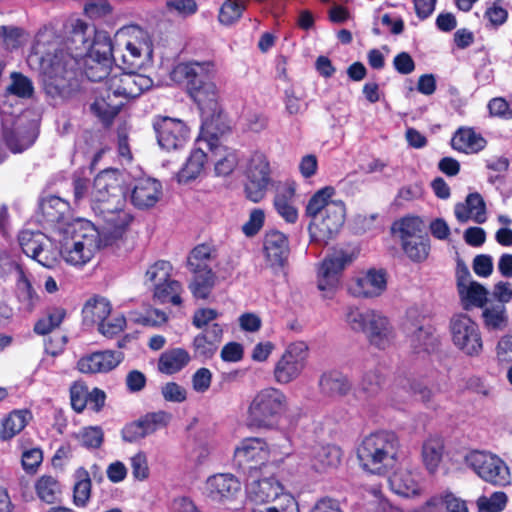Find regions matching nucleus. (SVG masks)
Listing matches in <instances>:
<instances>
[{"label": "nucleus", "mask_w": 512, "mask_h": 512, "mask_svg": "<svg viewBox=\"0 0 512 512\" xmlns=\"http://www.w3.org/2000/svg\"><path fill=\"white\" fill-rule=\"evenodd\" d=\"M67 51L52 29H41L28 56L30 66L40 70L46 93L53 98H66L76 88V70L80 58L90 52L95 35L94 28L79 18H71L66 24ZM102 31H99L101 33Z\"/></svg>", "instance_id": "f257e3e1"}, {"label": "nucleus", "mask_w": 512, "mask_h": 512, "mask_svg": "<svg viewBox=\"0 0 512 512\" xmlns=\"http://www.w3.org/2000/svg\"><path fill=\"white\" fill-rule=\"evenodd\" d=\"M153 86V80L138 73H114L105 83L93 89L90 112L108 125L125 101L136 98Z\"/></svg>", "instance_id": "f03ea898"}, {"label": "nucleus", "mask_w": 512, "mask_h": 512, "mask_svg": "<svg viewBox=\"0 0 512 512\" xmlns=\"http://www.w3.org/2000/svg\"><path fill=\"white\" fill-rule=\"evenodd\" d=\"M334 193L333 187H324L306 205V215L310 218L308 230L313 242L327 244L340 232L345 222L344 203L330 200Z\"/></svg>", "instance_id": "7ed1b4c3"}, {"label": "nucleus", "mask_w": 512, "mask_h": 512, "mask_svg": "<svg viewBox=\"0 0 512 512\" xmlns=\"http://www.w3.org/2000/svg\"><path fill=\"white\" fill-rule=\"evenodd\" d=\"M60 256L72 266L82 267L89 263L101 247L100 234L88 220L75 219L60 226Z\"/></svg>", "instance_id": "20e7f679"}, {"label": "nucleus", "mask_w": 512, "mask_h": 512, "mask_svg": "<svg viewBox=\"0 0 512 512\" xmlns=\"http://www.w3.org/2000/svg\"><path fill=\"white\" fill-rule=\"evenodd\" d=\"M344 320L352 331L364 334L368 343L379 350H386L395 342V328L381 311L349 306Z\"/></svg>", "instance_id": "39448f33"}, {"label": "nucleus", "mask_w": 512, "mask_h": 512, "mask_svg": "<svg viewBox=\"0 0 512 512\" xmlns=\"http://www.w3.org/2000/svg\"><path fill=\"white\" fill-rule=\"evenodd\" d=\"M213 71L210 62L179 63L172 71V78L177 82H186L190 96L201 110L214 111L217 106L218 89L210 81Z\"/></svg>", "instance_id": "423d86ee"}, {"label": "nucleus", "mask_w": 512, "mask_h": 512, "mask_svg": "<svg viewBox=\"0 0 512 512\" xmlns=\"http://www.w3.org/2000/svg\"><path fill=\"white\" fill-rule=\"evenodd\" d=\"M399 440L388 431H379L366 436L357 448L361 467L374 474H382L397 462Z\"/></svg>", "instance_id": "0eeeda50"}, {"label": "nucleus", "mask_w": 512, "mask_h": 512, "mask_svg": "<svg viewBox=\"0 0 512 512\" xmlns=\"http://www.w3.org/2000/svg\"><path fill=\"white\" fill-rule=\"evenodd\" d=\"M288 409V398L278 388L259 390L251 399L247 409V423L253 428H276Z\"/></svg>", "instance_id": "6e6552de"}, {"label": "nucleus", "mask_w": 512, "mask_h": 512, "mask_svg": "<svg viewBox=\"0 0 512 512\" xmlns=\"http://www.w3.org/2000/svg\"><path fill=\"white\" fill-rule=\"evenodd\" d=\"M84 73L93 82L103 84L114 73H124L120 68L112 67L113 45L110 36L106 32L95 35L92 49L82 58Z\"/></svg>", "instance_id": "1a4fd4ad"}, {"label": "nucleus", "mask_w": 512, "mask_h": 512, "mask_svg": "<svg viewBox=\"0 0 512 512\" xmlns=\"http://www.w3.org/2000/svg\"><path fill=\"white\" fill-rule=\"evenodd\" d=\"M465 464L482 480L495 486H506L512 476L506 462L498 455L486 451H471L465 456Z\"/></svg>", "instance_id": "9d476101"}, {"label": "nucleus", "mask_w": 512, "mask_h": 512, "mask_svg": "<svg viewBox=\"0 0 512 512\" xmlns=\"http://www.w3.org/2000/svg\"><path fill=\"white\" fill-rule=\"evenodd\" d=\"M352 262L353 255L344 250H335L323 259L317 269V287L323 298H333L342 272Z\"/></svg>", "instance_id": "9b49d317"}, {"label": "nucleus", "mask_w": 512, "mask_h": 512, "mask_svg": "<svg viewBox=\"0 0 512 512\" xmlns=\"http://www.w3.org/2000/svg\"><path fill=\"white\" fill-rule=\"evenodd\" d=\"M308 358V346L297 341L289 344L275 363L273 377L276 383L287 385L297 380L304 371Z\"/></svg>", "instance_id": "f8f14e48"}, {"label": "nucleus", "mask_w": 512, "mask_h": 512, "mask_svg": "<svg viewBox=\"0 0 512 512\" xmlns=\"http://www.w3.org/2000/svg\"><path fill=\"white\" fill-rule=\"evenodd\" d=\"M245 175L246 197L252 202L261 201L272 183L270 163L265 154L255 152L247 162Z\"/></svg>", "instance_id": "ddd939ff"}, {"label": "nucleus", "mask_w": 512, "mask_h": 512, "mask_svg": "<svg viewBox=\"0 0 512 512\" xmlns=\"http://www.w3.org/2000/svg\"><path fill=\"white\" fill-rule=\"evenodd\" d=\"M271 453L264 439L245 438L234 449L233 463L243 472L251 473L264 466L270 460Z\"/></svg>", "instance_id": "4468645a"}, {"label": "nucleus", "mask_w": 512, "mask_h": 512, "mask_svg": "<svg viewBox=\"0 0 512 512\" xmlns=\"http://www.w3.org/2000/svg\"><path fill=\"white\" fill-rule=\"evenodd\" d=\"M121 175L117 170L106 169L97 174L91 187L90 202L93 210L99 206L123 202Z\"/></svg>", "instance_id": "2eb2a0df"}, {"label": "nucleus", "mask_w": 512, "mask_h": 512, "mask_svg": "<svg viewBox=\"0 0 512 512\" xmlns=\"http://www.w3.org/2000/svg\"><path fill=\"white\" fill-rule=\"evenodd\" d=\"M451 334L454 345L469 356H478L483 349L480 329L467 315H456L451 320Z\"/></svg>", "instance_id": "dca6fc26"}, {"label": "nucleus", "mask_w": 512, "mask_h": 512, "mask_svg": "<svg viewBox=\"0 0 512 512\" xmlns=\"http://www.w3.org/2000/svg\"><path fill=\"white\" fill-rule=\"evenodd\" d=\"M116 40L123 41L126 53L122 55L123 62L134 66L141 63V59L152 56V42L147 32L139 27H127L116 33Z\"/></svg>", "instance_id": "f3484780"}, {"label": "nucleus", "mask_w": 512, "mask_h": 512, "mask_svg": "<svg viewBox=\"0 0 512 512\" xmlns=\"http://www.w3.org/2000/svg\"><path fill=\"white\" fill-rule=\"evenodd\" d=\"M159 146L166 151L183 148L189 139V128L180 119L159 116L153 122Z\"/></svg>", "instance_id": "a211bd4d"}, {"label": "nucleus", "mask_w": 512, "mask_h": 512, "mask_svg": "<svg viewBox=\"0 0 512 512\" xmlns=\"http://www.w3.org/2000/svg\"><path fill=\"white\" fill-rule=\"evenodd\" d=\"M172 415L166 411L147 413L139 419L126 424L121 436L125 442L134 443L156 431L165 428L171 421Z\"/></svg>", "instance_id": "6ab92c4d"}, {"label": "nucleus", "mask_w": 512, "mask_h": 512, "mask_svg": "<svg viewBox=\"0 0 512 512\" xmlns=\"http://www.w3.org/2000/svg\"><path fill=\"white\" fill-rule=\"evenodd\" d=\"M241 492L240 481L231 473H218L207 478L204 494L212 502L228 504Z\"/></svg>", "instance_id": "aec40b11"}, {"label": "nucleus", "mask_w": 512, "mask_h": 512, "mask_svg": "<svg viewBox=\"0 0 512 512\" xmlns=\"http://www.w3.org/2000/svg\"><path fill=\"white\" fill-rule=\"evenodd\" d=\"M386 287V273L383 270L369 269L352 281L350 291L356 297L374 298L380 296Z\"/></svg>", "instance_id": "412c9836"}, {"label": "nucleus", "mask_w": 512, "mask_h": 512, "mask_svg": "<svg viewBox=\"0 0 512 512\" xmlns=\"http://www.w3.org/2000/svg\"><path fill=\"white\" fill-rule=\"evenodd\" d=\"M122 359L123 354L119 351H99L81 357L77 367L86 374L106 373L116 368Z\"/></svg>", "instance_id": "4be33fe9"}, {"label": "nucleus", "mask_w": 512, "mask_h": 512, "mask_svg": "<svg viewBox=\"0 0 512 512\" xmlns=\"http://www.w3.org/2000/svg\"><path fill=\"white\" fill-rule=\"evenodd\" d=\"M199 144H204L215 158L214 171L217 176H227L234 171L238 164L234 150L221 145L219 139L213 135L209 139H200Z\"/></svg>", "instance_id": "5701e85b"}, {"label": "nucleus", "mask_w": 512, "mask_h": 512, "mask_svg": "<svg viewBox=\"0 0 512 512\" xmlns=\"http://www.w3.org/2000/svg\"><path fill=\"white\" fill-rule=\"evenodd\" d=\"M310 468L319 474L336 469L341 462L342 451L335 445L313 446L308 454Z\"/></svg>", "instance_id": "b1692460"}, {"label": "nucleus", "mask_w": 512, "mask_h": 512, "mask_svg": "<svg viewBox=\"0 0 512 512\" xmlns=\"http://www.w3.org/2000/svg\"><path fill=\"white\" fill-rule=\"evenodd\" d=\"M124 203V200L120 203L113 202L94 210L103 218L107 233L114 238L119 237L132 220L130 214L123 209Z\"/></svg>", "instance_id": "393cba45"}, {"label": "nucleus", "mask_w": 512, "mask_h": 512, "mask_svg": "<svg viewBox=\"0 0 512 512\" xmlns=\"http://www.w3.org/2000/svg\"><path fill=\"white\" fill-rule=\"evenodd\" d=\"M264 253L272 268H282L288 258L289 243L287 237L279 231H271L264 239Z\"/></svg>", "instance_id": "a878e982"}, {"label": "nucleus", "mask_w": 512, "mask_h": 512, "mask_svg": "<svg viewBox=\"0 0 512 512\" xmlns=\"http://www.w3.org/2000/svg\"><path fill=\"white\" fill-rule=\"evenodd\" d=\"M162 196V185L152 178L138 179L132 189L131 201L140 208L153 207Z\"/></svg>", "instance_id": "bb28decb"}, {"label": "nucleus", "mask_w": 512, "mask_h": 512, "mask_svg": "<svg viewBox=\"0 0 512 512\" xmlns=\"http://www.w3.org/2000/svg\"><path fill=\"white\" fill-rule=\"evenodd\" d=\"M285 493L283 486L275 478L253 481L247 488L248 499L255 504L272 503Z\"/></svg>", "instance_id": "cd10ccee"}, {"label": "nucleus", "mask_w": 512, "mask_h": 512, "mask_svg": "<svg viewBox=\"0 0 512 512\" xmlns=\"http://www.w3.org/2000/svg\"><path fill=\"white\" fill-rule=\"evenodd\" d=\"M222 334L220 325L213 324L197 335L193 341L194 357L202 361L212 358L221 343Z\"/></svg>", "instance_id": "c85d7f7f"}, {"label": "nucleus", "mask_w": 512, "mask_h": 512, "mask_svg": "<svg viewBox=\"0 0 512 512\" xmlns=\"http://www.w3.org/2000/svg\"><path fill=\"white\" fill-rule=\"evenodd\" d=\"M389 485L395 494L402 497H414L420 495L422 488L420 476L413 471L400 469L389 477Z\"/></svg>", "instance_id": "c756f323"}, {"label": "nucleus", "mask_w": 512, "mask_h": 512, "mask_svg": "<svg viewBox=\"0 0 512 512\" xmlns=\"http://www.w3.org/2000/svg\"><path fill=\"white\" fill-rule=\"evenodd\" d=\"M455 216L459 222L473 220L478 224L486 222V205L479 193H471L467 196L464 203L455 205Z\"/></svg>", "instance_id": "7c9ffc66"}, {"label": "nucleus", "mask_w": 512, "mask_h": 512, "mask_svg": "<svg viewBox=\"0 0 512 512\" xmlns=\"http://www.w3.org/2000/svg\"><path fill=\"white\" fill-rule=\"evenodd\" d=\"M3 135L7 146L13 153H20L29 148L37 137L35 125L24 127L17 123L12 129L4 124Z\"/></svg>", "instance_id": "2f4dec72"}, {"label": "nucleus", "mask_w": 512, "mask_h": 512, "mask_svg": "<svg viewBox=\"0 0 512 512\" xmlns=\"http://www.w3.org/2000/svg\"><path fill=\"white\" fill-rule=\"evenodd\" d=\"M318 385L321 394L330 398L344 397L351 390L347 376L337 370L324 372L319 378Z\"/></svg>", "instance_id": "473e14b6"}, {"label": "nucleus", "mask_w": 512, "mask_h": 512, "mask_svg": "<svg viewBox=\"0 0 512 512\" xmlns=\"http://www.w3.org/2000/svg\"><path fill=\"white\" fill-rule=\"evenodd\" d=\"M15 273L16 296L20 304V309L30 313L39 303V296L33 288L29 277L20 265H16Z\"/></svg>", "instance_id": "72a5a7b5"}, {"label": "nucleus", "mask_w": 512, "mask_h": 512, "mask_svg": "<svg viewBox=\"0 0 512 512\" xmlns=\"http://www.w3.org/2000/svg\"><path fill=\"white\" fill-rule=\"evenodd\" d=\"M69 203L55 195H50L42 199L40 203V211L45 219L49 223H55L57 225V231L59 232L60 226L67 224L68 222H62L65 215L69 213Z\"/></svg>", "instance_id": "f704fd0d"}, {"label": "nucleus", "mask_w": 512, "mask_h": 512, "mask_svg": "<svg viewBox=\"0 0 512 512\" xmlns=\"http://www.w3.org/2000/svg\"><path fill=\"white\" fill-rule=\"evenodd\" d=\"M452 147L466 154L481 151L486 146L485 139L471 128H460L453 136Z\"/></svg>", "instance_id": "c9c22d12"}, {"label": "nucleus", "mask_w": 512, "mask_h": 512, "mask_svg": "<svg viewBox=\"0 0 512 512\" xmlns=\"http://www.w3.org/2000/svg\"><path fill=\"white\" fill-rule=\"evenodd\" d=\"M438 345L439 337L430 326L418 328L410 337L412 352L419 356L433 353Z\"/></svg>", "instance_id": "e433bc0d"}, {"label": "nucleus", "mask_w": 512, "mask_h": 512, "mask_svg": "<svg viewBox=\"0 0 512 512\" xmlns=\"http://www.w3.org/2000/svg\"><path fill=\"white\" fill-rule=\"evenodd\" d=\"M191 361L189 352L183 348H173L163 352L158 361L160 372L171 375L181 371Z\"/></svg>", "instance_id": "4c0bfd02"}, {"label": "nucleus", "mask_w": 512, "mask_h": 512, "mask_svg": "<svg viewBox=\"0 0 512 512\" xmlns=\"http://www.w3.org/2000/svg\"><path fill=\"white\" fill-rule=\"evenodd\" d=\"M206 161L207 155L201 146L193 149L186 163L177 174L178 181L187 183L199 177L204 171Z\"/></svg>", "instance_id": "58836bf2"}, {"label": "nucleus", "mask_w": 512, "mask_h": 512, "mask_svg": "<svg viewBox=\"0 0 512 512\" xmlns=\"http://www.w3.org/2000/svg\"><path fill=\"white\" fill-rule=\"evenodd\" d=\"M444 443L438 436L428 437L422 445L421 457L423 464L430 473H434L443 458Z\"/></svg>", "instance_id": "ea45409f"}, {"label": "nucleus", "mask_w": 512, "mask_h": 512, "mask_svg": "<svg viewBox=\"0 0 512 512\" xmlns=\"http://www.w3.org/2000/svg\"><path fill=\"white\" fill-rule=\"evenodd\" d=\"M482 320L488 331H502L508 326L509 317L503 304L487 303L482 308Z\"/></svg>", "instance_id": "a19ab883"}, {"label": "nucleus", "mask_w": 512, "mask_h": 512, "mask_svg": "<svg viewBox=\"0 0 512 512\" xmlns=\"http://www.w3.org/2000/svg\"><path fill=\"white\" fill-rule=\"evenodd\" d=\"M217 251L214 247L202 244L196 246L188 257V267L191 272L212 270L216 262Z\"/></svg>", "instance_id": "79ce46f5"}, {"label": "nucleus", "mask_w": 512, "mask_h": 512, "mask_svg": "<svg viewBox=\"0 0 512 512\" xmlns=\"http://www.w3.org/2000/svg\"><path fill=\"white\" fill-rule=\"evenodd\" d=\"M29 419L30 413L27 410L12 411L6 418L2 420L0 439L7 441L13 438L25 428Z\"/></svg>", "instance_id": "37998d69"}, {"label": "nucleus", "mask_w": 512, "mask_h": 512, "mask_svg": "<svg viewBox=\"0 0 512 512\" xmlns=\"http://www.w3.org/2000/svg\"><path fill=\"white\" fill-rule=\"evenodd\" d=\"M27 42L26 32L15 25L0 26V48L11 52Z\"/></svg>", "instance_id": "c03bdc74"}, {"label": "nucleus", "mask_w": 512, "mask_h": 512, "mask_svg": "<svg viewBox=\"0 0 512 512\" xmlns=\"http://www.w3.org/2000/svg\"><path fill=\"white\" fill-rule=\"evenodd\" d=\"M194 274L189 289L198 299H206L210 295L216 283V276L212 270L192 272Z\"/></svg>", "instance_id": "a18cd8bd"}, {"label": "nucleus", "mask_w": 512, "mask_h": 512, "mask_svg": "<svg viewBox=\"0 0 512 512\" xmlns=\"http://www.w3.org/2000/svg\"><path fill=\"white\" fill-rule=\"evenodd\" d=\"M402 248L407 257L413 262L425 261L430 253V240L426 236H418L402 241Z\"/></svg>", "instance_id": "49530a36"}, {"label": "nucleus", "mask_w": 512, "mask_h": 512, "mask_svg": "<svg viewBox=\"0 0 512 512\" xmlns=\"http://www.w3.org/2000/svg\"><path fill=\"white\" fill-rule=\"evenodd\" d=\"M458 292L465 309L470 307L483 308L487 304L488 291L476 281L461 288Z\"/></svg>", "instance_id": "de8ad7c7"}, {"label": "nucleus", "mask_w": 512, "mask_h": 512, "mask_svg": "<svg viewBox=\"0 0 512 512\" xmlns=\"http://www.w3.org/2000/svg\"><path fill=\"white\" fill-rule=\"evenodd\" d=\"M439 505H444L446 512H468L465 501L455 497L453 494H446L443 498H431L425 505L419 508V512H438Z\"/></svg>", "instance_id": "09e8293b"}, {"label": "nucleus", "mask_w": 512, "mask_h": 512, "mask_svg": "<svg viewBox=\"0 0 512 512\" xmlns=\"http://www.w3.org/2000/svg\"><path fill=\"white\" fill-rule=\"evenodd\" d=\"M294 193V187L288 186L285 188L284 193H278L274 199L276 211L288 223H295L298 219V211L291 200Z\"/></svg>", "instance_id": "8fccbe9b"}, {"label": "nucleus", "mask_w": 512, "mask_h": 512, "mask_svg": "<svg viewBox=\"0 0 512 512\" xmlns=\"http://www.w3.org/2000/svg\"><path fill=\"white\" fill-rule=\"evenodd\" d=\"M182 292L183 288L180 282L171 279L162 285L156 286L153 296L161 304L171 303L173 305H180L182 303Z\"/></svg>", "instance_id": "3c124183"}, {"label": "nucleus", "mask_w": 512, "mask_h": 512, "mask_svg": "<svg viewBox=\"0 0 512 512\" xmlns=\"http://www.w3.org/2000/svg\"><path fill=\"white\" fill-rule=\"evenodd\" d=\"M35 489L38 497L48 504L56 502L61 494L58 481L47 475H43L37 480Z\"/></svg>", "instance_id": "603ef678"}, {"label": "nucleus", "mask_w": 512, "mask_h": 512, "mask_svg": "<svg viewBox=\"0 0 512 512\" xmlns=\"http://www.w3.org/2000/svg\"><path fill=\"white\" fill-rule=\"evenodd\" d=\"M77 482L73 490V503L77 507H85L91 495V481L89 473L84 468L76 472Z\"/></svg>", "instance_id": "864d4df0"}, {"label": "nucleus", "mask_w": 512, "mask_h": 512, "mask_svg": "<svg viewBox=\"0 0 512 512\" xmlns=\"http://www.w3.org/2000/svg\"><path fill=\"white\" fill-rule=\"evenodd\" d=\"M72 437L87 449H98L104 441V432L99 426H88L73 433Z\"/></svg>", "instance_id": "5fc2aeb1"}, {"label": "nucleus", "mask_w": 512, "mask_h": 512, "mask_svg": "<svg viewBox=\"0 0 512 512\" xmlns=\"http://www.w3.org/2000/svg\"><path fill=\"white\" fill-rule=\"evenodd\" d=\"M18 241L22 251L33 259L41 245L48 243V237L41 232L23 230L18 236Z\"/></svg>", "instance_id": "6e6d98bb"}, {"label": "nucleus", "mask_w": 512, "mask_h": 512, "mask_svg": "<svg viewBox=\"0 0 512 512\" xmlns=\"http://www.w3.org/2000/svg\"><path fill=\"white\" fill-rule=\"evenodd\" d=\"M171 270L172 267L169 262L163 260L155 262L145 273V284H149L155 289L156 286L172 279Z\"/></svg>", "instance_id": "4d7b16f0"}, {"label": "nucleus", "mask_w": 512, "mask_h": 512, "mask_svg": "<svg viewBox=\"0 0 512 512\" xmlns=\"http://www.w3.org/2000/svg\"><path fill=\"white\" fill-rule=\"evenodd\" d=\"M246 0H226L219 11L218 19L221 24L231 25L238 21L246 9Z\"/></svg>", "instance_id": "13d9d810"}, {"label": "nucleus", "mask_w": 512, "mask_h": 512, "mask_svg": "<svg viewBox=\"0 0 512 512\" xmlns=\"http://www.w3.org/2000/svg\"><path fill=\"white\" fill-rule=\"evenodd\" d=\"M66 312L63 308L55 307L48 311L47 315L37 321L34 331L39 335L50 333L53 329L59 327Z\"/></svg>", "instance_id": "bf43d9fd"}, {"label": "nucleus", "mask_w": 512, "mask_h": 512, "mask_svg": "<svg viewBox=\"0 0 512 512\" xmlns=\"http://www.w3.org/2000/svg\"><path fill=\"white\" fill-rule=\"evenodd\" d=\"M111 304L105 298H95L93 301L88 302L84 307L85 317H90L91 320L100 324L111 314Z\"/></svg>", "instance_id": "052dcab7"}, {"label": "nucleus", "mask_w": 512, "mask_h": 512, "mask_svg": "<svg viewBox=\"0 0 512 512\" xmlns=\"http://www.w3.org/2000/svg\"><path fill=\"white\" fill-rule=\"evenodd\" d=\"M422 228V220L415 216L404 217L394 224V229L400 234L402 241L418 237Z\"/></svg>", "instance_id": "680f3d73"}, {"label": "nucleus", "mask_w": 512, "mask_h": 512, "mask_svg": "<svg viewBox=\"0 0 512 512\" xmlns=\"http://www.w3.org/2000/svg\"><path fill=\"white\" fill-rule=\"evenodd\" d=\"M371 499L368 501V511L370 512H404L398 506L393 505L376 487L369 490Z\"/></svg>", "instance_id": "e2e57ef3"}, {"label": "nucleus", "mask_w": 512, "mask_h": 512, "mask_svg": "<svg viewBox=\"0 0 512 512\" xmlns=\"http://www.w3.org/2000/svg\"><path fill=\"white\" fill-rule=\"evenodd\" d=\"M507 504V495L502 491L494 492L491 496H481L477 500L479 512H500Z\"/></svg>", "instance_id": "0e129e2a"}, {"label": "nucleus", "mask_w": 512, "mask_h": 512, "mask_svg": "<svg viewBox=\"0 0 512 512\" xmlns=\"http://www.w3.org/2000/svg\"><path fill=\"white\" fill-rule=\"evenodd\" d=\"M126 326V318L122 314L108 316L98 324V331L105 337L112 338L122 332Z\"/></svg>", "instance_id": "69168bd1"}, {"label": "nucleus", "mask_w": 512, "mask_h": 512, "mask_svg": "<svg viewBox=\"0 0 512 512\" xmlns=\"http://www.w3.org/2000/svg\"><path fill=\"white\" fill-rule=\"evenodd\" d=\"M8 90L18 97L28 98L32 96L34 87L29 78L20 73H13Z\"/></svg>", "instance_id": "338daca9"}, {"label": "nucleus", "mask_w": 512, "mask_h": 512, "mask_svg": "<svg viewBox=\"0 0 512 512\" xmlns=\"http://www.w3.org/2000/svg\"><path fill=\"white\" fill-rule=\"evenodd\" d=\"M256 512H300L296 499L290 494L285 493L273 501L270 506L260 509Z\"/></svg>", "instance_id": "774afa93"}]
</instances>
